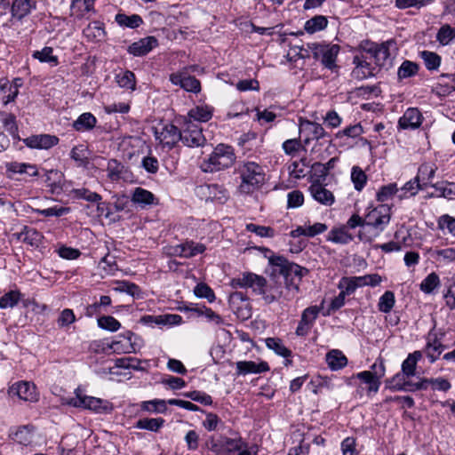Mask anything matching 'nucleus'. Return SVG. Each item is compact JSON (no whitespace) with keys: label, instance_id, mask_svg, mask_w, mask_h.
<instances>
[{"label":"nucleus","instance_id":"obj_25","mask_svg":"<svg viewBox=\"0 0 455 455\" xmlns=\"http://www.w3.org/2000/svg\"><path fill=\"white\" fill-rule=\"evenodd\" d=\"M158 45V41L155 36H147L132 43L127 49V52L133 56H144Z\"/></svg>","mask_w":455,"mask_h":455},{"label":"nucleus","instance_id":"obj_1","mask_svg":"<svg viewBox=\"0 0 455 455\" xmlns=\"http://www.w3.org/2000/svg\"><path fill=\"white\" fill-rule=\"evenodd\" d=\"M391 219L390 208L381 204L370 210L364 216L366 230H361L358 237L361 241L371 243L378 237L389 224Z\"/></svg>","mask_w":455,"mask_h":455},{"label":"nucleus","instance_id":"obj_56","mask_svg":"<svg viewBox=\"0 0 455 455\" xmlns=\"http://www.w3.org/2000/svg\"><path fill=\"white\" fill-rule=\"evenodd\" d=\"M98 326L109 331H116L120 329L121 323L113 316L103 315L97 320Z\"/></svg>","mask_w":455,"mask_h":455},{"label":"nucleus","instance_id":"obj_10","mask_svg":"<svg viewBox=\"0 0 455 455\" xmlns=\"http://www.w3.org/2000/svg\"><path fill=\"white\" fill-rule=\"evenodd\" d=\"M206 247L203 243L187 241L183 243L165 248V253L171 257L192 258L203 253Z\"/></svg>","mask_w":455,"mask_h":455},{"label":"nucleus","instance_id":"obj_37","mask_svg":"<svg viewBox=\"0 0 455 455\" xmlns=\"http://www.w3.org/2000/svg\"><path fill=\"white\" fill-rule=\"evenodd\" d=\"M204 188L207 190L209 198L212 201L224 204L228 199V190L220 185L209 184Z\"/></svg>","mask_w":455,"mask_h":455},{"label":"nucleus","instance_id":"obj_39","mask_svg":"<svg viewBox=\"0 0 455 455\" xmlns=\"http://www.w3.org/2000/svg\"><path fill=\"white\" fill-rule=\"evenodd\" d=\"M115 20L121 27L130 28H137L143 23L142 18L138 14L128 16L124 13H117Z\"/></svg>","mask_w":455,"mask_h":455},{"label":"nucleus","instance_id":"obj_27","mask_svg":"<svg viewBox=\"0 0 455 455\" xmlns=\"http://www.w3.org/2000/svg\"><path fill=\"white\" fill-rule=\"evenodd\" d=\"M132 202L144 208L148 205L156 204L157 199L150 191L138 187L132 192Z\"/></svg>","mask_w":455,"mask_h":455},{"label":"nucleus","instance_id":"obj_55","mask_svg":"<svg viewBox=\"0 0 455 455\" xmlns=\"http://www.w3.org/2000/svg\"><path fill=\"white\" fill-rule=\"evenodd\" d=\"M269 264L273 266L280 275L287 279V270L291 262L283 256H272L269 258Z\"/></svg>","mask_w":455,"mask_h":455},{"label":"nucleus","instance_id":"obj_21","mask_svg":"<svg viewBox=\"0 0 455 455\" xmlns=\"http://www.w3.org/2000/svg\"><path fill=\"white\" fill-rule=\"evenodd\" d=\"M36 9V1L35 0H12L10 6L12 18L18 21H21Z\"/></svg>","mask_w":455,"mask_h":455},{"label":"nucleus","instance_id":"obj_15","mask_svg":"<svg viewBox=\"0 0 455 455\" xmlns=\"http://www.w3.org/2000/svg\"><path fill=\"white\" fill-rule=\"evenodd\" d=\"M10 395H17L20 399L28 402H36L38 394L34 384L28 381H19L12 384L8 390Z\"/></svg>","mask_w":455,"mask_h":455},{"label":"nucleus","instance_id":"obj_24","mask_svg":"<svg viewBox=\"0 0 455 455\" xmlns=\"http://www.w3.org/2000/svg\"><path fill=\"white\" fill-rule=\"evenodd\" d=\"M422 120L423 117L420 111L416 108H410L399 118L398 126L403 130H414L421 125Z\"/></svg>","mask_w":455,"mask_h":455},{"label":"nucleus","instance_id":"obj_30","mask_svg":"<svg viewBox=\"0 0 455 455\" xmlns=\"http://www.w3.org/2000/svg\"><path fill=\"white\" fill-rule=\"evenodd\" d=\"M421 358L422 352L419 350L409 354L402 363V372L409 377H413L416 374L417 363Z\"/></svg>","mask_w":455,"mask_h":455},{"label":"nucleus","instance_id":"obj_51","mask_svg":"<svg viewBox=\"0 0 455 455\" xmlns=\"http://www.w3.org/2000/svg\"><path fill=\"white\" fill-rule=\"evenodd\" d=\"M395 303V294L391 291H387L379 298L378 308L382 313H389Z\"/></svg>","mask_w":455,"mask_h":455},{"label":"nucleus","instance_id":"obj_49","mask_svg":"<svg viewBox=\"0 0 455 455\" xmlns=\"http://www.w3.org/2000/svg\"><path fill=\"white\" fill-rule=\"evenodd\" d=\"M72 194L75 198L84 199L91 203H99L102 199V196L100 194L92 192L88 188H84L73 189Z\"/></svg>","mask_w":455,"mask_h":455},{"label":"nucleus","instance_id":"obj_2","mask_svg":"<svg viewBox=\"0 0 455 455\" xmlns=\"http://www.w3.org/2000/svg\"><path fill=\"white\" fill-rule=\"evenodd\" d=\"M241 183L239 191L251 194L259 189L265 182V172L261 165L255 162H243L238 168Z\"/></svg>","mask_w":455,"mask_h":455},{"label":"nucleus","instance_id":"obj_32","mask_svg":"<svg viewBox=\"0 0 455 455\" xmlns=\"http://www.w3.org/2000/svg\"><path fill=\"white\" fill-rule=\"evenodd\" d=\"M353 235L348 233L346 227L332 228L328 235V240L339 244H347L353 241Z\"/></svg>","mask_w":455,"mask_h":455},{"label":"nucleus","instance_id":"obj_36","mask_svg":"<svg viewBox=\"0 0 455 455\" xmlns=\"http://www.w3.org/2000/svg\"><path fill=\"white\" fill-rule=\"evenodd\" d=\"M419 70L418 63L411 60H403L397 70V78L399 81L415 76Z\"/></svg>","mask_w":455,"mask_h":455},{"label":"nucleus","instance_id":"obj_17","mask_svg":"<svg viewBox=\"0 0 455 455\" xmlns=\"http://www.w3.org/2000/svg\"><path fill=\"white\" fill-rule=\"evenodd\" d=\"M319 313L320 308L317 306L307 307L301 314L300 321L295 331L296 335L301 337L307 335Z\"/></svg>","mask_w":455,"mask_h":455},{"label":"nucleus","instance_id":"obj_26","mask_svg":"<svg viewBox=\"0 0 455 455\" xmlns=\"http://www.w3.org/2000/svg\"><path fill=\"white\" fill-rule=\"evenodd\" d=\"M235 368L238 376H245L251 373L258 374L269 371V366L266 362L239 361L236 362Z\"/></svg>","mask_w":455,"mask_h":455},{"label":"nucleus","instance_id":"obj_64","mask_svg":"<svg viewBox=\"0 0 455 455\" xmlns=\"http://www.w3.org/2000/svg\"><path fill=\"white\" fill-rule=\"evenodd\" d=\"M116 291L125 292L133 298H139L140 295V289L138 285L133 283H130L127 281H123L118 283V286L116 287Z\"/></svg>","mask_w":455,"mask_h":455},{"label":"nucleus","instance_id":"obj_23","mask_svg":"<svg viewBox=\"0 0 455 455\" xmlns=\"http://www.w3.org/2000/svg\"><path fill=\"white\" fill-rule=\"evenodd\" d=\"M30 148L49 149L59 143V138L51 134L32 135L23 140Z\"/></svg>","mask_w":455,"mask_h":455},{"label":"nucleus","instance_id":"obj_53","mask_svg":"<svg viewBox=\"0 0 455 455\" xmlns=\"http://www.w3.org/2000/svg\"><path fill=\"white\" fill-rule=\"evenodd\" d=\"M309 166V162L306 157L301 158L299 162H293L289 166V173L295 179H301L306 176L305 168Z\"/></svg>","mask_w":455,"mask_h":455},{"label":"nucleus","instance_id":"obj_18","mask_svg":"<svg viewBox=\"0 0 455 455\" xmlns=\"http://www.w3.org/2000/svg\"><path fill=\"white\" fill-rule=\"evenodd\" d=\"M308 274V269L296 263L291 262L287 270V279H285L286 288L295 293L299 291V282L302 277Z\"/></svg>","mask_w":455,"mask_h":455},{"label":"nucleus","instance_id":"obj_22","mask_svg":"<svg viewBox=\"0 0 455 455\" xmlns=\"http://www.w3.org/2000/svg\"><path fill=\"white\" fill-rule=\"evenodd\" d=\"M229 302L238 317L248 319L251 316V310L248 298L241 291H235L230 295Z\"/></svg>","mask_w":455,"mask_h":455},{"label":"nucleus","instance_id":"obj_34","mask_svg":"<svg viewBox=\"0 0 455 455\" xmlns=\"http://www.w3.org/2000/svg\"><path fill=\"white\" fill-rule=\"evenodd\" d=\"M24 230V240L23 243L30 245L33 248H39L43 243L44 235L42 233L37 231L34 228H30L28 226L23 227Z\"/></svg>","mask_w":455,"mask_h":455},{"label":"nucleus","instance_id":"obj_14","mask_svg":"<svg viewBox=\"0 0 455 455\" xmlns=\"http://www.w3.org/2000/svg\"><path fill=\"white\" fill-rule=\"evenodd\" d=\"M299 133L303 136V143L308 145L311 140H318L326 136L323 127L309 120H299Z\"/></svg>","mask_w":455,"mask_h":455},{"label":"nucleus","instance_id":"obj_7","mask_svg":"<svg viewBox=\"0 0 455 455\" xmlns=\"http://www.w3.org/2000/svg\"><path fill=\"white\" fill-rule=\"evenodd\" d=\"M385 375V365L382 360L371 365V371H363L355 375L363 383L367 384V392L377 393L380 386V379Z\"/></svg>","mask_w":455,"mask_h":455},{"label":"nucleus","instance_id":"obj_16","mask_svg":"<svg viewBox=\"0 0 455 455\" xmlns=\"http://www.w3.org/2000/svg\"><path fill=\"white\" fill-rule=\"evenodd\" d=\"M445 348L446 346L442 343L441 339L437 337L434 330H431L427 336V343L421 352L426 355L429 363H433L440 357Z\"/></svg>","mask_w":455,"mask_h":455},{"label":"nucleus","instance_id":"obj_4","mask_svg":"<svg viewBox=\"0 0 455 455\" xmlns=\"http://www.w3.org/2000/svg\"><path fill=\"white\" fill-rule=\"evenodd\" d=\"M207 443L211 451L216 455H231L247 448V443L237 434H235L233 437L223 435H212Z\"/></svg>","mask_w":455,"mask_h":455},{"label":"nucleus","instance_id":"obj_20","mask_svg":"<svg viewBox=\"0 0 455 455\" xmlns=\"http://www.w3.org/2000/svg\"><path fill=\"white\" fill-rule=\"evenodd\" d=\"M353 64L355 66L352 71V76L359 80H363L371 76H374L379 71L363 56H355Z\"/></svg>","mask_w":455,"mask_h":455},{"label":"nucleus","instance_id":"obj_46","mask_svg":"<svg viewBox=\"0 0 455 455\" xmlns=\"http://www.w3.org/2000/svg\"><path fill=\"white\" fill-rule=\"evenodd\" d=\"M28 169H31L32 172L30 173V176H37L38 172L36 165L25 164V163H18V162H12L8 163L6 164V171L12 173H25L28 172Z\"/></svg>","mask_w":455,"mask_h":455},{"label":"nucleus","instance_id":"obj_6","mask_svg":"<svg viewBox=\"0 0 455 455\" xmlns=\"http://www.w3.org/2000/svg\"><path fill=\"white\" fill-rule=\"evenodd\" d=\"M391 51H397L396 42L394 39L376 44L369 50L378 70L380 68L387 70L392 66Z\"/></svg>","mask_w":455,"mask_h":455},{"label":"nucleus","instance_id":"obj_31","mask_svg":"<svg viewBox=\"0 0 455 455\" xmlns=\"http://www.w3.org/2000/svg\"><path fill=\"white\" fill-rule=\"evenodd\" d=\"M96 117L89 113H84L73 123V128L77 132L91 131L96 125Z\"/></svg>","mask_w":455,"mask_h":455},{"label":"nucleus","instance_id":"obj_62","mask_svg":"<svg viewBox=\"0 0 455 455\" xmlns=\"http://www.w3.org/2000/svg\"><path fill=\"white\" fill-rule=\"evenodd\" d=\"M437 226L440 230L447 228L449 234L455 237V218L448 214H443L439 217Z\"/></svg>","mask_w":455,"mask_h":455},{"label":"nucleus","instance_id":"obj_48","mask_svg":"<svg viewBox=\"0 0 455 455\" xmlns=\"http://www.w3.org/2000/svg\"><path fill=\"white\" fill-rule=\"evenodd\" d=\"M439 285L440 278L438 275L435 272H432L428 275H427L426 278L423 279L419 285V288L424 293L430 294Z\"/></svg>","mask_w":455,"mask_h":455},{"label":"nucleus","instance_id":"obj_13","mask_svg":"<svg viewBox=\"0 0 455 455\" xmlns=\"http://www.w3.org/2000/svg\"><path fill=\"white\" fill-rule=\"evenodd\" d=\"M154 134L161 144L172 148L180 140L181 130L172 124H167L162 127L161 131L156 128Z\"/></svg>","mask_w":455,"mask_h":455},{"label":"nucleus","instance_id":"obj_11","mask_svg":"<svg viewBox=\"0 0 455 455\" xmlns=\"http://www.w3.org/2000/svg\"><path fill=\"white\" fill-rule=\"evenodd\" d=\"M169 79L173 85L180 86L187 92L198 93L201 91L200 81L188 75V68L171 74Z\"/></svg>","mask_w":455,"mask_h":455},{"label":"nucleus","instance_id":"obj_41","mask_svg":"<svg viewBox=\"0 0 455 455\" xmlns=\"http://www.w3.org/2000/svg\"><path fill=\"white\" fill-rule=\"evenodd\" d=\"M93 0H73L71 4V12L76 17H83L85 13L93 11Z\"/></svg>","mask_w":455,"mask_h":455},{"label":"nucleus","instance_id":"obj_52","mask_svg":"<svg viewBox=\"0 0 455 455\" xmlns=\"http://www.w3.org/2000/svg\"><path fill=\"white\" fill-rule=\"evenodd\" d=\"M432 187L438 193L437 196L444 197L450 200L455 198V182H447L445 184L436 183L432 185Z\"/></svg>","mask_w":455,"mask_h":455},{"label":"nucleus","instance_id":"obj_29","mask_svg":"<svg viewBox=\"0 0 455 455\" xmlns=\"http://www.w3.org/2000/svg\"><path fill=\"white\" fill-rule=\"evenodd\" d=\"M326 363L332 371H339L347 364V358L338 349L331 350L326 354Z\"/></svg>","mask_w":455,"mask_h":455},{"label":"nucleus","instance_id":"obj_61","mask_svg":"<svg viewBox=\"0 0 455 455\" xmlns=\"http://www.w3.org/2000/svg\"><path fill=\"white\" fill-rule=\"evenodd\" d=\"M420 189H423V187L419 183V176H416L413 180H409L403 185L402 188L403 195L400 197L415 196Z\"/></svg>","mask_w":455,"mask_h":455},{"label":"nucleus","instance_id":"obj_28","mask_svg":"<svg viewBox=\"0 0 455 455\" xmlns=\"http://www.w3.org/2000/svg\"><path fill=\"white\" fill-rule=\"evenodd\" d=\"M212 117V108L209 106H196L191 108L185 120L192 122H208Z\"/></svg>","mask_w":455,"mask_h":455},{"label":"nucleus","instance_id":"obj_42","mask_svg":"<svg viewBox=\"0 0 455 455\" xmlns=\"http://www.w3.org/2000/svg\"><path fill=\"white\" fill-rule=\"evenodd\" d=\"M164 419L163 418H143L136 422L135 427L139 429H146L152 432H157L164 426Z\"/></svg>","mask_w":455,"mask_h":455},{"label":"nucleus","instance_id":"obj_54","mask_svg":"<svg viewBox=\"0 0 455 455\" xmlns=\"http://www.w3.org/2000/svg\"><path fill=\"white\" fill-rule=\"evenodd\" d=\"M124 166L116 159H111L108 163L107 172L108 177L112 181H116L122 178Z\"/></svg>","mask_w":455,"mask_h":455},{"label":"nucleus","instance_id":"obj_44","mask_svg":"<svg viewBox=\"0 0 455 455\" xmlns=\"http://www.w3.org/2000/svg\"><path fill=\"white\" fill-rule=\"evenodd\" d=\"M265 343L269 349L274 350L278 355L287 358L291 355V351L278 338H267Z\"/></svg>","mask_w":455,"mask_h":455},{"label":"nucleus","instance_id":"obj_12","mask_svg":"<svg viewBox=\"0 0 455 455\" xmlns=\"http://www.w3.org/2000/svg\"><path fill=\"white\" fill-rule=\"evenodd\" d=\"M75 406L91 410L97 413H110L113 410L111 403L94 396L76 395Z\"/></svg>","mask_w":455,"mask_h":455},{"label":"nucleus","instance_id":"obj_40","mask_svg":"<svg viewBox=\"0 0 455 455\" xmlns=\"http://www.w3.org/2000/svg\"><path fill=\"white\" fill-rule=\"evenodd\" d=\"M419 56L427 70L434 71L439 68L442 59L437 53L425 50L419 52Z\"/></svg>","mask_w":455,"mask_h":455},{"label":"nucleus","instance_id":"obj_5","mask_svg":"<svg viewBox=\"0 0 455 455\" xmlns=\"http://www.w3.org/2000/svg\"><path fill=\"white\" fill-rule=\"evenodd\" d=\"M308 47L313 57L320 60L326 68L332 70L337 67L336 59L340 50L339 45L313 43L308 44Z\"/></svg>","mask_w":455,"mask_h":455},{"label":"nucleus","instance_id":"obj_33","mask_svg":"<svg viewBox=\"0 0 455 455\" xmlns=\"http://www.w3.org/2000/svg\"><path fill=\"white\" fill-rule=\"evenodd\" d=\"M328 26V19L323 15H315L306 21L304 29L308 34H315L316 32L325 29Z\"/></svg>","mask_w":455,"mask_h":455},{"label":"nucleus","instance_id":"obj_9","mask_svg":"<svg viewBox=\"0 0 455 455\" xmlns=\"http://www.w3.org/2000/svg\"><path fill=\"white\" fill-rule=\"evenodd\" d=\"M234 287L251 288L255 294L263 296L267 285L265 277L254 273H243L241 277L235 278L232 281Z\"/></svg>","mask_w":455,"mask_h":455},{"label":"nucleus","instance_id":"obj_59","mask_svg":"<svg viewBox=\"0 0 455 455\" xmlns=\"http://www.w3.org/2000/svg\"><path fill=\"white\" fill-rule=\"evenodd\" d=\"M141 409L148 411L165 412L167 410L166 402L164 400L155 399L145 401L141 403Z\"/></svg>","mask_w":455,"mask_h":455},{"label":"nucleus","instance_id":"obj_63","mask_svg":"<svg viewBox=\"0 0 455 455\" xmlns=\"http://www.w3.org/2000/svg\"><path fill=\"white\" fill-rule=\"evenodd\" d=\"M246 230L251 233H255L260 237H273L275 235V230L272 228L259 226L253 223L247 224Z\"/></svg>","mask_w":455,"mask_h":455},{"label":"nucleus","instance_id":"obj_43","mask_svg":"<svg viewBox=\"0 0 455 455\" xmlns=\"http://www.w3.org/2000/svg\"><path fill=\"white\" fill-rule=\"evenodd\" d=\"M22 294L19 290L9 291L0 298V308H12L19 303Z\"/></svg>","mask_w":455,"mask_h":455},{"label":"nucleus","instance_id":"obj_19","mask_svg":"<svg viewBox=\"0 0 455 455\" xmlns=\"http://www.w3.org/2000/svg\"><path fill=\"white\" fill-rule=\"evenodd\" d=\"M308 190L312 197L321 204L331 206L335 202L332 192L328 190L319 180H313Z\"/></svg>","mask_w":455,"mask_h":455},{"label":"nucleus","instance_id":"obj_35","mask_svg":"<svg viewBox=\"0 0 455 455\" xmlns=\"http://www.w3.org/2000/svg\"><path fill=\"white\" fill-rule=\"evenodd\" d=\"M32 57L40 62L48 63L52 67H56L59 64L58 57L53 54V49L49 46H44L40 51H34Z\"/></svg>","mask_w":455,"mask_h":455},{"label":"nucleus","instance_id":"obj_38","mask_svg":"<svg viewBox=\"0 0 455 455\" xmlns=\"http://www.w3.org/2000/svg\"><path fill=\"white\" fill-rule=\"evenodd\" d=\"M0 120L4 129L12 136V138L19 139L16 116L12 113L0 111Z\"/></svg>","mask_w":455,"mask_h":455},{"label":"nucleus","instance_id":"obj_57","mask_svg":"<svg viewBox=\"0 0 455 455\" xmlns=\"http://www.w3.org/2000/svg\"><path fill=\"white\" fill-rule=\"evenodd\" d=\"M84 34L89 38L100 40L105 36V30L101 23L94 21L87 26Z\"/></svg>","mask_w":455,"mask_h":455},{"label":"nucleus","instance_id":"obj_60","mask_svg":"<svg viewBox=\"0 0 455 455\" xmlns=\"http://www.w3.org/2000/svg\"><path fill=\"white\" fill-rule=\"evenodd\" d=\"M351 180L355 185V188L360 191L366 183L367 176L360 167L354 166L352 168Z\"/></svg>","mask_w":455,"mask_h":455},{"label":"nucleus","instance_id":"obj_8","mask_svg":"<svg viewBox=\"0 0 455 455\" xmlns=\"http://www.w3.org/2000/svg\"><path fill=\"white\" fill-rule=\"evenodd\" d=\"M180 140L184 145L192 148L204 146L206 141L202 128L191 120L184 121Z\"/></svg>","mask_w":455,"mask_h":455},{"label":"nucleus","instance_id":"obj_58","mask_svg":"<svg viewBox=\"0 0 455 455\" xmlns=\"http://www.w3.org/2000/svg\"><path fill=\"white\" fill-rule=\"evenodd\" d=\"M194 294L197 298L206 299L209 302H213L216 299L212 289L204 283H200L196 285Z\"/></svg>","mask_w":455,"mask_h":455},{"label":"nucleus","instance_id":"obj_3","mask_svg":"<svg viewBox=\"0 0 455 455\" xmlns=\"http://www.w3.org/2000/svg\"><path fill=\"white\" fill-rule=\"evenodd\" d=\"M235 161L232 147L219 144L207 159L200 165L204 172H215L231 167Z\"/></svg>","mask_w":455,"mask_h":455},{"label":"nucleus","instance_id":"obj_47","mask_svg":"<svg viewBox=\"0 0 455 455\" xmlns=\"http://www.w3.org/2000/svg\"><path fill=\"white\" fill-rule=\"evenodd\" d=\"M454 39L455 28L451 27L449 24L443 25L436 34V41L442 45H447Z\"/></svg>","mask_w":455,"mask_h":455},{"label":"nucleus","instance_id":"obj_45","mask_svg":"<svg viewBox=\"0 0 455 455\" xmlns=\"http://www.w3.org/2000/svg\"><path fill=\"white\" fill-rule=\"evenodd\" d=\"M118 85L124 89L134 91L136 88V78L133 72L126 70L124 73L116 75Z\"/></svg>","mask_w":455,"mask_h":455},{"label":"nucleus","instance_id":"obj_50","mask_svg":"<svg viewBox=\"0 0 455 455\" xmlns=\"http://www.w3.org/2000/svg\"><path fill=\"white\" fill-rule=\"evenodd\" d=\"M34 435L28 426L20 427L13 435V440L28 446L33 443Z\"/></svg>","mask_w":455,"mask_h":455}]
</instances>
